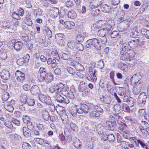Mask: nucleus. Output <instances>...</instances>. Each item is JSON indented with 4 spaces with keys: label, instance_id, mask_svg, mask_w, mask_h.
Instances as JSON below:
<instances>
[{
    "label": "nucleus",
    "instance_id": "79ce46f5",
    "mask_svg": "<svg viewBox=\"0 0 149 149\" xmlns=\"http://www.w3.org/2000/svg\"><path fill=\"white\" fill-rule=\"evenodd\" d=\"M22 147L23 149H31V146L28 143L25 142L23 143Z\"/></svg>",
    "mask_w": 149,
    "mask_h": 149
},
{
    "label": "nucleus",
    "instance_id": "6e6d98bb",
    "mask_svg": "<svg viewBox=\"0 0 149 149\" xmlns=\"http://www.w3.org/2000/svg\"><path fill=\"white\" fill-rule=\"evenodd\" d=\"M67 97L69 98L70 99H73L74 98V97L73 93V92L71 91H68V93L66 96Z\"/></svg>",
    "mask_w": 149,
    "mask_h": 149
},
{
    "label": "nucleus",
    "instance_id": "aec40b11",
    "mask_svg": "<svg viewBox=\"0 0 149 149\" xmlns=\"http://www.w3.org/2000/svg\"><path fill=\"white\" fill-rule=\"evenodd\" d=\"M23 45L20 41H18L15 42L14 45V49L17 51L20 50L22 48Z\"/></svg>",
    "mask_w": 149,
    "mask_h": 149
},
{
    "label": "nucleus",
    "instance_id": "423d86ee",
    "mask_svg": "<svg viewBox=\"0 0 149 149\" xmlns=\"http://www.w3.org/2000/svg\"><path fill=\"white\" fill-rule=\"evenodd\" d=\"M143 83L140 80L137 82L133 87L132 89V93L134 95H137L140 93L142 87Z\"/></svg>",
    "mask_w": 149,
    "mask_h": 149
},
{
    "label": "nucleus",
    "instance_id": "69168bd1",
    "mask_svg": "<svg viewBox=\"0 0 149 149\" xmlns=\"http://www.w3.org/2000/svg\"><path fill=\"white\" fill-rule=\"evenodd\" d=\"M36 127L39 131H41L43 130L44 126L43 124L39 123L37 124Z\"/></svg>",
    "mask_w": 149,
    "mask_h": 149
},
{
    "label": "nucleus",
    "instance_id": "ddd939ff",
    "mask_svg": "<svg viewBox=\"0 0 149 149\" xmlns=\"http://www.w3.org/2000/svg\"><path fill=\"white\" fill-rule=\"evenodd\" d=\"M130 51H133L132 50H130L129 49L128 45L126 43H124L122 46L120 50V53L123 54V53H129Z\"/></svg>",
    "mask_w": 149,
    "mask_h": 149
},
{
    "label": "nucleus",
    "instance_id": "473e14b6",
    "mask_svg": "<svg viewBox=\"0 0 149 149\" xmlns=\"http://www.w3.org/2000/svg\"><path fill=\"white\" fill-rule=\"evenodd\" d=\"M67 71L70 74L72 75V76L76 75V72L75 70L72 68L70 67H68L67 68Z\"/></svg>",
    "mask_w": 149,
    "mask_h": 149
},
{
    "label": "nucleus",
    "instance_id": "680f3d73",
    "mask_svg": "<svg viewBox=\"0 0 149 149\" xmlns=\"http://www.w3.org/2000/svg\"><path fill=\"white\" fill-rule=\"evenodd\" d=\"M52 54L54 58L55 59L58 60L59 58V56L56 52H52Z\"/></svg>",
    "mask_w": 149,
    "mask_h": 149
},
{
    "label": "nucleus",
    "instance_id": "cd10ccee",
    "mask_svg": "<svg viewBox=\"0 0 149 149\" xmlns=\"http://www.w3.org/2000/svg\"><path fill=\"white\" fill-rule=\"evenodd\" d=\"M69 125L71 130L75 132H77V131L78 127L75 124L73 123H71Z\"/></svg>",
    "mask_w": 149,
    "mask_h": 149
},
{
    "label": "nucleus",
    "instance_id": "a19ab883",
    "mask_svg": "<svg viewBox=\"0 0 149 149\" xmlns=\"http://www.w3.org/2000/svg\"><path fill=\"white\" fill-rule=\"evenodd\" d=\"M66 6L68 8H71L74 5V3L73 1L70 0H68L66 1L65 3Z\"/></svg>",
    "mask_w": 149,
    "mask_h": 149
},
{
    "label": "nucleus",
    "instance_id": "c756f323",
    "mask_svg": "<svg viewBox=\"0 0 149 149\" xmlns=\"http://www.w3.org/2000/svg\"><path fill=\"white\" fill-rule=\"evenodd\" d=\"M12 26V24L10 22L5 23L3 26V27L4 29L7 30H9L11 29Z\"/></svg>",
    "mask_w": 149,
    "mask_h": 149
},
{
    "label": "nucleus",
    "instance_id": "3c124183",
    "mask_svg": "<svg viewBox=\"0 0 149 149\" xmlns=\"http://www.w3.org/2000/svg\"><path fill=\"white\" fill-rule=\"evenodd\" d=\"M47 63L48 65L52 64V63H56V61L55 59H52L51 58H48L47 60Z\"/></svg>",
    "mask_w": 149,
    "mask_h": 149
},
{
    "label": "nucleus",
    "instance_id": "412c9836",
    "mask_svg": "<svg viewBox=\"0 0 149 149\" xmlns=\"http://www.w3.org/2000/svg\"><path fill=\"white\" fill-rule=\"evenodd\" d=\"M28 98L26 95L23 94L20 97V104H24L27 102Z\"/></svg>",
    "mask_w": 149,
    "mask_h": 149
},
{
    "label": "nucleus",
    "instance_id": "bf43d9fd",
    "mask_svg": "<svg viewBox=\"0 0 149 149\" xmlns=\"http://www.w3.org/2000/svg\"><path fill=\"white\" fill-rule=\"evenodd\" d=\"M100 41H101L102 43L103 44H106L107 42V38L106 36L100 37Z\"/></svg>",
    "mask_w": 149,
    "mask_h": 149
},
{
    "label": "nucleus",
    "instance_id": "49530a36",
    "mask_svg": "<svg viewBox=\"0 0 149 149\" xmlns=\"http://www.w3.org/2000/svg\"><path fill=\"white\" fill-rule=\"evenodd\" d=\"M68 46L71 49H72L75 47L76 45L74 41H70L68 42Z\"/></svg>",
    "mask_w": 149,
    "mask_h": 149
},
{
    "label": "nucleus",
    "instance_id": "864d4df0",
    "mask_svg": "<svg viewBox=\"0 0 149 149\" xmlns=\"http://www.w3.org/2000/svg\"><path fill=\"white\" fill-rule=\"evenodd\" d=\"M56 91L55 85L52 84L50 86L49 88V91L50 92L52 93L55 92L56 94Z\"/></svg>",
    "mask_w": 149,
    "mask_h": 149
},
{
    "label": "nucleus",
    "instance_id": "a211bd4d",
    "mask_svg": "<svg viewBox=\"0 0 149 149\" xmlns=\"http://www.w3.org/2000/svg\"><path fill=\"white\" fill-rule=\"evenodd\" d=\"M59 10L56 8H53L51 10L50 14L51 16L53 17H57L59 14Z\"/></svg>",
    "mask_w": 149,
    "mask_h": 149
},
{
    "label": "nucleus",
    "instance_id": "58836bf2",
    "mask_svg": "<svg viewBox=\"0 0 149 149\" xmlns=\"http://www.w3.org/2000/svg\"><path fill=\"white\" fill-rule=\"evenodd\" d=\"M12 17L14 19L17 20H19L21 19V17L19 16L18 13H16L15 11L12 12Z\"/></svg>",
    "mask_w": 149,
    "mask_h": 149
},
{
    "label": "nucleus",
    "instance_id": "774afa93",
    "mask_svg": "<svg viewBox=\"0 0 149 149\" xmlns=\"http://www.w3.org/2000/svg\"><path fill=\"white\" fill-rule=\"evenodd\" d=\"M145 129L141 130L140 131L144 135H146L148 134V130H149L148 128H146Z\"/></svg>",
    "mask_w": 149,
    "mask_h": 149
},
{
    "label": "nucleus",
    "instance_id": "ea45409f",
    "mask_svg": "<svg viewBox=\"0 0 149 149\" xmlns=\"http://www.w3.org/2000/svg\"><path fill=\"white\" fill-rule=\"evenodd\" d=\"M119 68L120 69L126 71L127 69V65L125 63H121L120 64Z\"/></svg>",
    "mask_w": 149,
    "mask_h": 149
},
{
    "label": "nucleus",
    "instance_id": "bb28decb",
    "mask_svg": "<svg viewBox=\"0 0 149 149\" xmlns=\"http://www.w3.org/2000/svg\"><path fill=\"white\" fill-rule=\"evenodd\" d=\"M118 127L119 129L121 131L125 132L126 130L127 126L125 123H122L121 124H119Z\"/></svg>",
    "mask_w": 149,
    "mask_h": 149
},
{
    "label": "nucleus",
    "instance_id": "4c0bfd02",
    "mask_svg": "<svg viewBox=\"0 0 149 149\" xmlns=\"http://www.w3.org/2000/svg\"><path fill=\"white\" fill-rule=\"evenodd\" d=\"M96 129L98 132L99 133L100 132V134H101L103 132V130L104 129V127L102 124H99L96 127Z\"/></svg>",
    "mask_w": 149,
    "mask_h": 149
},
{
    "label": "nucleus",
    "instance_id": "09e8293b",
    "mask_svg": "<svg viewBox=\"0 0 149 149\" xmlns=\"http://www.w3.org/2000/svg\"><path fill=\"white\" fill-rule=\"evenodd\" d=\"M30 118L29 117L26 115H24L22 117V120L24 123H28L30 121Z\"/></svg>",
    "mask_w": 149,
    "mask_h": 149
},
{
    "label": "nucleus",
    "instance_id": "7c9ffc66",
    "mask_svg": "<svg viewBox=\"0 0 149 149\" xmlns=\"http://www.w3.org/2000/svg\"><path fill=\"white\" fill-rule=\"evenodd\" d=\"M81 145L80 141L78 139H76L74 143V146L77 149L80 148Z\"/></svg>",
    "mask_w": 149,
    "mask_h": 149
},
{
    "label": "nucleus",
    "instance_id": "20e7f679",
    "mask_svg": "<svg viewBox=\"0 0 149 149\" xmlns=\"http://www.w3.org/2000/svg\"><path fill=\"white\" fill-rule=\"evenodd\" d=\"M86 47L88 48L95 47L97 50H100L101 49L100 43L97 39H89L86 41Z\"/></svg>",
    "mask_w": 149,
    "mask_h": 149
},
{
    "label": "nucleus",
    "instance_id": "f3484780",
    "mask_svg": "<svg viewBox=\"0 0 149 149\" xmlns=\"http://www.w3.org/2000/svg\"><path fill=\"white\" fill-rule=\"evenodd\" d=\"M105 22L104 21L100 20L99 21L95 24H93L92 26V29H95V27L97 26L98 28H100L104 27L105 25Z\"/></svg>",
    "mask_w": 149,
    "mask_h": 149
},
{
    "label": "nucleus",
    "instance_id": "0e129e2a",
    "mask_svg": "<svg viewBox=\"0 0 149 149\" xmlns=\"http://www.w3.org/2000/svg\"><path fill=\"white\" fill-rule=\"evenodd\" d=\"M22 40L27 42L28 40L29 37L26 34H23L22 35Z\"/></svg>",
    "mask_w": 149,
    "mask_h": 149
},
{
    "label": "nucleus",
    "instance_id": "338daca9",
    "mask_svg": "<svg viewBox=\"0 0 149 149\" xmlns=\"http://www.w3.org/2000/svg\"><path fill=\"white\" fill-rule=\"evenodd\" d=\"M139 114L140 116H145L146 114V111L143 109H140L139 111Z\"/></svg>",
    "mask_w": 149,
    "mask_h": 149
},
{
    "label": "nucleus",
    "instance_id": "a18cd8bd",
    "mask_svg": "<svg viewBox=\"0 0 149 149\" xmlns=\"http://www.w3.org/2000/svg\"><path fill=\"white\" fill-rule=\"evenodd\" d=\"M75 48L81 51H82L84 49L83 45L80 43L77 44L76 45Z\"/></svg>",
    "mask_w": 149,
    "mask_h": 149
},
{
    "label": "nucleus",
    "instance_id": "b1692460",
    "mask_svg": "<svg viewBox=\"0 0 149 149\" xmlns=\"http://www.w3.org/2000/svg\"><path fill=\"white\" fill-rule=\"evenodd\" d=\"M7 57L6 50L2 49L0 51V58L1 59L5 60Z\"/></svg>",
    "mask_w": 149,
    "mask_h": 149
},
{
    "label": "nucleus",
    "instance_id": "603ef678",
    "mask_svg": "<svg viewBox=\"0 0 149 149\" xmlns=\"http://www.w3.org/2000/svg\"><path fill=\"white\" fill-rule=\"evenodd\" d=\"M64 35L61 33L56 34L55 36L56 39L58 40H60L62 39Z\"/></svg>",
    "mask_w": 149,
    "mask_h": 149
},
{
    "label": "nucleus",
    "instance_id": "f03ea898",
    "mask_svg": "<svg viewBox=\"0 0 149 149\" xmlns=\"http://www.w3.org/2000/svg\"><path fill=\"white\" fill-rule=\"evenodd\" d=\"M90 109V107L85 104H81L79 106H77L76 108L73 109L72 111V115L74 117L77 116V112L79 114L83 113H87Z\"/></svg>",
    "mask_w": 149,
    "mask_h": 149
},
{
    "label": "nucleus",
    "instance_id": "8fccbe9b",
    "mask_svg": "<svg viewBox=\"0 0 149 149\" xmlns=\"http://www.w3.org/2000/svg\"><path fill=\"white\" fill-rule=\"evenodd\" d=\"M61 58L63 59L67 60L70 57V55L69 54H67L65 53H63L61 55Z\"/></svg>",
    "mask_w": 149,
    "mask_h": 149
},
{
    "label": "nucleus",
    "instance_id": "2f4dec72",
    "mask_svg": "<svg viewBox=\"0 0 149 149\" xmlns=\"http://www.w3.org/2000/svg\"><path fill=\"white\" fill-rule=\"evenodd\" d=\"M101 10L102 11L105 12L107 13L109 12V7L107 5L105 4L103 5L101 8Z\"/></svg>",
    "mask_w": 149,
    "mask_h": 149
},
{
    "label": "nucleus",
    "instance_id": "2eb2a0df",
    "mask_svg": "<svg viewBox=\"0 0 149 149\" xmlns=\"http://www.w3.org/2000/svg\"><path fill=\"white\" fill-rule=\"evenodd\" d=\"M31 92L33 95H37L40 93V90L38 86L36 85L32 86L31 88Z\"/></svg>",
    "mask_w": 149,
    "mask_h": 149
},
{
    "label": "nucleus",
    "instance_id": "6ab92c4d",
    "mask_svg": "<svg viewBox=\"0 0 149 149\" xmlns=\"http://www.w3.org/2000/svg\"><path fill=\"white\" fill-rule=\"evenodd\" d=\"M100 115V113L98 112L95 110L91 111L89 113L90 117L92 118H95L98 117Z\"/></svg>",
    "mask_w": 149,
    "mask_h": 149
},
{
    "label": "nucleus",
    "instance_id": "37998d69",
    "mask_svg": "<svg viewBox=\"0 0 149 149\" xmlns=\"http://www.w3.org/2000/svg\"><path fill=\"white\" fill-rule=\"evenodd\" d=\"M45 29L46 32L47 36L49 38L51 37L52 36V33L51 31L47 27H45Z\"/></svg>",
    "mask_w": 149,
    "mask_h": 149
},
{
    "label": "nucleus",
    "instance_id": "e433bc0d",
    "mask_svg": "<svg viewBox=\"0 0 149 149\" xmlns=\"http://www.w3.org/2000/svg\"><path fill=\"white\" fill-rule=\"evenodd\" d=\"M84 37V36L83 35L79 34L77 36L76 40L78 42H82L83 41Z\"/></svg>",
    "mask_w": 149,
    "mask_h": 149
},
{
    "label": "nucleus",
    "instance_id": "5701e85b",
    "mask_svg": "<svg viewBox=\"0 0 149 149\" xmlns=\"http://www.w3.org/2000/svg\"><path fill=\"white\" fill-rule=\"evenodd\" d=\"M42 116L44 119L48 121L49 119V115L48 112L45 110H43L42 111Z\"/></svg>",
    "mask_w": 149,
    "mask_h": 149
},
{
    "label": "nucleus",
    "instance_id": "393cba45",
    "mask_svg": "<svg viewBox=\"0 0 149 149\" xmlns=\"http://www.w3.org/2000/svg\"><path fill=\"white\" fill-rule=\"evenodd\" d=\"M137 41L138 40H137L136 41L135 40H131L128 42L127 45H128V46H130L131 48H134L138 45Z\"/></svg>",
    "mask_w": 149,
    "mask_h": 149
},
{
    "label": "nucleus",
    "instance_id": "a878e982",
    "mask_svg": "<svg viewBox=\"0 0 149 149\" xmlns=\"http://www.w3.org/2000/svg\"><path fill=\"white\" fill-rule=\"evenodd\" d=\"M29 15H27L26 16L25 23L28 26H31L32 25L33 23L31 19L29 17Z\"/></svg>",
    "mask_w": 149,
    "mask_h": 149
},
{
    "label": "nucleus",
    "instance_id": "39448f33",
    "mask_svg": "<svg viewBox=\"0 0 149 149\" xmlns=\"http://www.w3.org/2000/svg\"><path fill=\"white\" fill-rule=\"evenodd\" d=\"M109 118L111 119V121H107L104 123V125L106 129L113 131L116 125L115 118L111 116H110Z\"/></svg>",
    "mask_w": 149,
    "mask_h": 149
},
{
    "label": "nucleus",
    "instance_id": "de8ad7c7",
    "mask_svg": "<svg viewBox=\"0 0 149 149\" xmlns=\"http://www.w3.org/2000/svg\"><path fill=\"white\" fill-rule=\"evenodd\" d=\"M25 61L24 58H22L18 59L17 61V63L18 65H22L24 64Z\"/></svg>",
    "mask_w": 149,
    "mask_h": 149
},
{
    "label": "nucleus",
    "instance_id": "6e6552de",
    "mask_svg": "<svg viewBox=\"0 0 149 149\" xmlns=\"http://www.w3.org/2000/svg\"><path fill=\"white\" fill-rule=\"evenodd\" d=\"M15 75L17 80L18 82L22 83L25 80V77L24 73L19 70H17L16 71Z\"/></svg>",
    "mask_w": 149,
    "mask_h": 149
},
{
    "label": "nucleus",
    "instance_id": "f257e3e1",
    "mask_svg": "<svg viewBox=\"0 0 149 149\" xmlns=\"http://www.w3.org/2000/svg\"><path fill=\"white\" fill-rule=\"evenodd\" d=\"M39 73L40 75V81H45L47 84L51 82L53 80L52 75L50 73H47L45 68L41 67L40 68Z\"/></svg>",
    "mask_w": 149,
    "mask_h": 149
},
{
    "label": "nucleus",
    "instance_id": "0eeeda50",
    "mask_svg": "<svg viewBox=\"0 0 149 149\" xmlns=\"http://www.w3.org/2000/svg\"><path fill=\"white\" fill-rule=\"evenodd\" d=\"M121 56L120 59L123 61H130V59L133 58L135 55V53L133 51H130L129 53H123L120 54Z\"/></svg>",
    "mask_w": 149,
    "mask_h": 149
},
{
    "label": "nucleus",
    "instance_id": "9b49d317",
    "mask_svg": "<svg viewBox=\"0 0 149 149\" xmlns=\"http://www.w3.org/2000/svg\"><path fill=\"white\" fill-rule=\"evenodd\" d=\"M1 76L3 79L8 80L10 79V75L8 71L4 70L1 72Z\"/></svg>",
    "mask_w": 149,
    "mask_h": 149
},
{
    "label": "nucleus",
    "instance_id": "e2e57ef3",
    "mask_svg": "<svg viewBox=\"0 0 149 149\" xmlns=\"http://www.w3.org/2000/svg\"><path fill=\"white\" fill-rule=\"evenodd\" d=\"M25 124H26L27 127L29 128L30 130L33 129V126L32 125V123L30 120Z\"/></svg>",
    "mask_w": 149,
    "mask_h": 149
},
{
    "label": "nucleus",
    "instance_id": "c9c22d12",
    "mask_svg": "<svg viewBox=\"0 0 149 149\" xmlns=\"http://www.w3.org/2000/svg\"><path fill=\"white\" fill-rule=\"evenodd\" d=\"M9 94L8 92H6L2 96V100L3 101H6L9 97Z\"/></svg>",
    "mask_w": 149,
    "mask_h": 149
},
{
    "label": "nucleus",
    "instance_id": "9d476101",
    "mask_svg": "<svg viewBox=\"0 0 149 149\" xmlns=\"http://www.w3.org/2000/svg\"><path fill=\"white\" fill-rule=\"evenodd\" d=\"M146 93L144 92H142L139 95L138 100L141 102L143 105H144L146 103Z\"/></svg>",
    "mask_w": 149,
    "mask_h": 149
},
{
    "label": "nucleus",
    "instance_id": "f8f14e48",
    "mask_svg": "<svg viewBox=\"0 0 149 149\" xmlns=\"http://www.w3.org/2000/svg\"><path fill=\"white\" fill-rule=\"evenodd\" d=\"M110 30L109 28L101 29L98 31V34L100 37L106 36V34L108 35Z\"/></svg>",
    "mask_w": 149,
    "mask_h": 149
},
{
    "label": "nucleus",
    "instance_id": "f704fd0d",
    "mask_svg": "<svg viewBox=\"0 0 149 149\" xmlns=\"http://www.w3.org/2000/svg\"><path fill=\"white\" fill-rule=\"evenodd\" d=\"M27 102L28 105L30 106H33L35 104V101L32 98H28Z\"/></svg>",
    "mask_w": 149,
    "mask_h": 149
},
{
    "label": "nucleus",
    "instance_id": "052dcab7",
    "mask_svg": "<svg viewBox=\"0 0 149 149\" xmlns=\"http://www.w3.org/2000/svg\"><path fill=\"white\" fill-rule=\"evenodd\" d=\"M104 67V62L102 60H100L97 64V67L100 69H102Z\"/></svg>",
    "mask_w": 149,
    "mask_h": 149
},
{
    "label": "nucleus",
    "instance_id": "5fc2aeb1",
    "mask_svg": "<svg viewBox=\"0 0 149 149\" xmlns=\"http://www.w3.org/2000/svg\"><path fill=\"white\" fill-rule=\"evenodd\" d=\"M35 141L37 142L38 143L42 145L44 142V140L41 138H36L34 139Z\"/></svg>",
    "mask_w": 149,
    "mask_h": 149
},
{
    "label": "nucleus",
    "instance_id": "1a4fd4ad",
    "mask_svg": "<svg viewBox=\"0 0 149 149\" xmlns=\"http://www.w3.org/2000/svg\"><path fill=\"white\" fill-rule=\"evenodd\" d=\"M39 99L42 102L48 105L51 104L52 102L51 97L47 95L45 96L41 94L39 96Z\"/></svg>",
    "mask_w": 149,
    "mask_h": 149
},
{
    "label": "nucleus",
    "instance_id": "4be33fe9",
    "mask_svg": "<svg viewBox=\"0 0 149 149\" xmlns=\"http://www.w3.org/2000/svg\"><path fill=\"white\" fill-rule=\"evenodd\" d=\"M68 17L73 19L75 18L76 17L77 14L74 10H71L68 11Z\"/></svg>",
    "mask_w": 149,
    "mask_h": 149
},
{
    "label": "nucleus",
    "instance_id": "4468645a",
    "mask_svg": "<svg viewBox=\"0 0 149 149\" xmlns=\"http://www.w3.org/2000/svg\"><path fill=\"white\" fill-rule=\"evenodd\" d=\"M87 88V85L84 81H81L80 82L78 90L81 92H84Z\"/></svg>",
    "mask_w": 149,
    "mask_h": 149
},
{
    "label": "nucleus",
    "instance_id": "4d7b16f0",
    "mask_svg": "<svg viewBox=\"0 0 149 149\" xmlns=\"http://www.w3.org/2000/svg\"><path fill=\"white\" fill-rule=\"evenodd\" d=\"M123 109L125 112H128L130 111V108L126 104H123L122 105Z\"/></svg>",
    "mask_w": 149,
    "mask_h": 149
},
{
    "label": "nucleus",
    "instance_id": "c03bdc74",
    "mask_svg": "<svg viewBox=\"0 0 149 149\" xmlns=\"http://www.w3.org/2000/svg\"><path fill=\"white\" fill-rule=\"evenodd\" d=\"M42 7L44 8H46L50 7L51 6V4L48 2H42Z\"/></svg>",
    "mask_w": 149,
    "mask_h": 149
},
{
    "label": "nucleus",
    "instance_id": "7ed1b4c3",
    "mask_svg": "<svg viewBox=\"0 0 149 149\" xmlns=\"http://www.w3.org/2000/svg\"><path fill=\"white\" fill-rule=\"evenodd\" d=\"M56 91L55 100L58 102L62 104H68L70 102L69 99H68L66 97H63L60 94L62 91V89L57 84L55 85Z\"/></svg>",
    "mask_w": 149,
    "mask_h": 149
},
{
    "label": "nucleus",
    "instance_id": "dca6fc26",
    "mask_svg": "<svg viewBox=\"0 0 149 149\" xmlns=\"http://www.w3.org/2000/svg\"><path fill=\"white\" fill-rule=\"evenodd\" d=\"M75 23L72 21L66 22L64 25V27L67 29L71 30L75 26Z\"/></svg>",
    "mask_w": 149,
    "mask_h": 149
},
{
    "label": "nucleus",
    "instance_id": "13d9d810",
    "mask_svg": "<svg viewBox=\"0 0 149 149\" xmlns=\"http://www.w3.org/2000/svg\"><path fill=\"white\" fill-rule=\"evenodd\" d=\"M108 140L109 141H114L115 137L113 134H109L107 135Z\"/></svg>",
    "mask_w": 149,
    "mask_h": 149
},
{
    "label": "nucleus",
    "instance_id": "72a5a7b5",
    "mask_svg": "<svg viewBox=\"0 0 149 149\" xmlns=\"http://www.w3.org/2000/svg\"><path fill=\"white\" fill-rule=\"evenodd\" d=\"M67 63L70 65H74L77 63L75 61L70 57L67 60Z\"/></svg>",
    "mask_w": 149,
    "mask_h": 149
},
{
    "label": "nucleus",
    "instance_id": "c85d7f7f",
    "mask_svg": "<svg viewBox=\"0 0 149 149\" xmlns=\"http://www.w3.org/2000/svg\"><path fill=\"white\" fill-rule=\"evenodd\" d=\"M108 35L111 36V37L113 38H115L117 36L119 35V32L118 31H114L111 32H109V34Z\"/></svg>",
    "mask_w": 149,
    "mask_h": 149
}]
</instances>
